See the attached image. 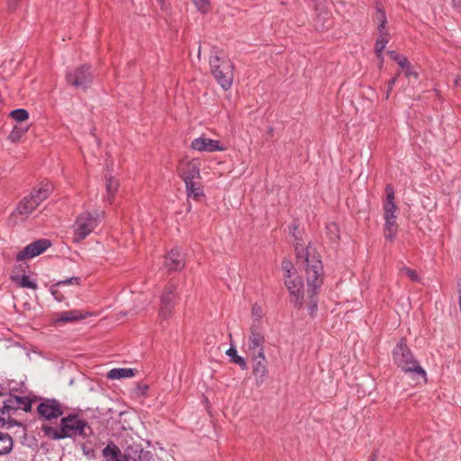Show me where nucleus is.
I'll use <instances>...</instances> for the list:
<instances>
[{
	"instance_id": "nucleus-1",
	"label": "nucleus",
	"mask_w": 461,
	"mask_h": 461,
	"mask_svg": "<svg viewBox=\"0 0 461 461\" xmlns=\"http://www.w3.org/2000/svg\"><path fill=\"white\" fill-rule=\"evenodd\" d=\"M295 251L297 264L305 267L307 290L304 291L303 279L297 275H284L285 285L294 306L301 308L304 303H308L310 314L313 315L318 305V290L322 285V264L319 255L309 247L304 249L300 242H296Z\"/></svg>"
},
{
	"instance_id": "nucleus-2",
	"label": "nucleus",
	"mask_w": 461,
	"mask_h": 461,
	"mask_svg": "<svg viewBox=\"0 0 461 461\" xmlns=\"http://www.w3.org/2000/svg\"><path fill=\"white\" fill-rule=\"evenodd\" d=\"M41 430L46 437L53 440L74 438L77 436L87 438L93 435V429L88 422L77 413H69L62 417L59 427L42 425Z\"/></svg>"
},
{
	"instance_id": "nucleus-3",
	"label": "nucleus",
	"mask_w": 461,
	"mask_h": 461,
	"mask_svg": "<svg viewBox=\"0 0 461 461\" xmlns=\"http://www.w3.org/2000/svg\"><path fill=\"white\" fill-rule=\"evenodd\" d=\"M394 364L405 374H410L413 379L427 381L426 371L420 366L418 360L407 346L405 338H402L393 350Z\"/></svg>"
},
{
	"instance_id": "nucleus-4",
	"label": "nucleus",
	"mask_w": 461,
	"mask_h": 461,
	"mask_svg": "<svg viewBox=\"0 0 461 461\" xmlns=\"http://www.w3.org/2000/svg\"><path fill=\"white\" fill-rule=\"evenodd\" d=\"M32 405V401L27 396L0 395V426L14 427L20 425L16 420L18 411L30 412Z\"/></svg>"
},
{
	"instance_id": "nucleus-5",
	"label": "nucleus",
	"mask_w": 461,
	"mask_h": 461,
	"mask_svg": "<svg viewBox=\"0 0 461 461\" xmlns=\"http://www.w3.org/2000/svg\"><path fill=\"white\" fill-rule=\"evenodd\" d=\"M53 190L50 183H41L35 186L30 194L24 196L12 212V217L25 221L35 209L45 201Z\"/></svg>"
},
{
	"instance_id": "nucleus-6",
	"label": "nucleus",
	"mask_w": 461,
	"mask_h": 461,
	"mask_svg": "<svg viewBox=\"0 0 461 461\" xmlns=\"http://www.w3.org/2000/svg\"><path fill=\"white\" fill-rule=\"evenodd\" d=\"M104 217V212L103 211L95 212V214L89 212L80 213L73 225L74 242H80L85 240L94 231Z\"/></svg>"
},
{
	"instance_id": "nucleus-7",
	"label": "nucleus",
	"mask_w": 461,
	"mask_h": 461,
	"mask_svg": "<svg viewBox=\"0 0 461 461\" xmlns=\"http://www.w3.org/2000/svg\"><path fill=\"white\" fill-rule=\"evenodd\" d=\"M209 62L215 80L224 90H228L233 80L231 61L226 57H221L218 53H215L211 56Z\"/></svg>"
},
{
	"instance_id": "nucleus-8",
	"label": "nucleus",
	"mask_w": 461,
	"mask_h": 461,
	"mask_svg": "<svg viewBox=\"0 0 461 461\" xmlns=\"http://www.w3.org/2000/svg\"><path fill=\"white\" fill-rule=\"evenodd\" d=\"M178 281L175 279L169 280L164 286L160 294V308L158 311V318L161 321H167L175 308V303L179 299L177 292Z\"/></svg>"
},
{
	"instance_id": "nucleus-9",
	"label": "nucleus",
	"mask_w": 461,
	"mask_h": 461,
	"mask_svg": "<svg viewBox=\"0 0 461 461\" xmlns=\"http://www.w3.org/2000/svg\"><path fill=\"white\" fill-rule=\"evenodd\" d=\"M94 80V74L91 67L88 65H81L77 68L67 71L66 81L67 84L86 91L90 87Z\"/></svg>"
},
{
	"instance_id": "nucleus-10",
	"label": "nucleus",
	"mask_w": 461,
	"mask_h": 461,
	"mask_svg": "<svg viewBox=\"0 0 461 461\" xmlns=\"http://www.w3.org/2000/svg\"><path fill=\"white\" fill-rule=\"evenodd\" d=\"M37 413L39 420L51 421L63 416L64 407L55 398H42L37 406Z\"/></svg>"
},
{
	"instance_id": "nucleus-11",
	"label": "nucleus",
	"mask_w": 461,
	"mask_h": 461,
	"mask_svg": "<svg viewBox=\"0 0 461 461\" xmlns=\"http://www.w3.org/2000/svg\"><path fill=\"white\" fill-rule=\"evenodd\" d=\"M266 339L262 327L258 322H254L249 329L248 339V350L250 356L265 354L264 344Z\"/></svg>"
},
{
	"instance_id": "nucleus-12",
	"label": "nucleus",
	"mask_w": 461,
	"mask_h": 461,
	"mask_svg": "<svg viewBox=\"0 0 461 461\" xmlns=\"http://www.w3.org/2000/svg\"><path fill=\"white\" fill-rule=\"evenodd\" d=\"M251 357L252 374L257 386H261L268 376V361L265 354Z\"/></svg>"
},
{
	"instance_id": "nucleus-13",
	"label": "nucleus",
	"mask_w": 461,
	"mask_h": 461,
	"mask_svg": "<svg viewBox=\"0 0 461 461\" xmlns=\"http://www.w3.org/2000/svg\"><path fill=\"white\" fill-rule=\"evenodd\" d=\"M50 245L51 242L47 239L37 240L23 248V249L16 255L15 259L17 261H23L37 257L43 253Z\"/></svg>"
},
{
	"instance_id": "nucleus-14",
	"label": "nucleus",
	"mask_w": 461,
	"mask_h": 461,
	"mask_svg": "<svg viewBox=\"0 0 461 461\" xmlns=\"http://www.w3.org/2000/svg\"><path fill=\"white\" fill-rule=\"evenodd\" d=\"M178 174L185 183L200 180V162L196 159L181 161L178 166Z\"/></svg>"
},
{
	"instance_id": "nucleus-15",
	"label": "nucleus",
	"mask_w": 461,
	"mask_h": 461,
	"mask_svg": "<svg viewBox=\"0 0 461 461\" xmlns=\"http://www.w3.org/2000/svg\"><path fill=\"white\" fill-rule=\"evenodd\" d=\"M191 149L200 152H214L225 149L219 140L205 138L203 136L194 139L191 142Z\"/></svg>"
},
{
	"instance_id": "nucleus-16",
	"label": "nucleus",
	"mask_w": 461,
	"mask_h": 461,
	"mask_svg": "<svg viewBox=\"0 0 461 461\" xmlns=\"http://www.w3.org/2000/svg\"><path fill=\"white\" fill-rule=\"evenodd\" d=\"M165 267L169 272L179 271L185 266V258L179 249H172L165 258Z\"/></svg>"
},
{
	"instance_id": "nucleus-17",
	"label": "nucleus",
	"mask_w": 461,
	"mask_h": 461,
	"mask_svg": "<svg viewBox=\"0 0 461 461\" xmlns=\"http://www.w3.org/2000/svg\"><path fill=\"white\" fill-rule=\"evenodd\" d=\"M386 198L384 203V220L396 221V212L398 210L394 202V190L391 185L385 186Z\"/></svg>"
},
{
	"instance_id": "nucleus-18",
	"label": "nucleus",
	"mask_w": 461,
	"mask_h": 461,
	"mask_svg": "<svg viewBox=\"0 0 461 461\" xmlns=\"http://www.w3.org/2000/svg\"><path fill=\"white\" fill-rule=\"evenodd\" d=\"M316 26L321 30L329 27L328 23L330 14L327 7L326 0H315Z\"/></svg>"
},
{
	"instance_id": "nucleus-19",
	"label": "nucleus",
	"mask_w": 461,
	"mask_h": 461,
	"mask_svg": "<svg viewBox=\"0 0 461 461\" xmlns=\"http://www.w3.org/2000/svg\"><path fill=\"white\" fill-rule=\"evenodd\" d=\"M90 315L88 312H84L79 310H71L67 312H62L57 314L56 321L60 322H73L77 321H80L85 319Z\"/></svg>"
},
{
	"instance_id": "nucleus-20",
	"label": "nucleus",
	"mask_w": 461,
	"mask_h": 461,
	"mask_svg": "<svg viewBox=\"0 0 461 461\" xmlns=\"http://www.w3.org/2000/svg\"><path fill=\"white\" fill-rule=\"evenodd\" d=\"M185 184L188 198L200 201L203 197H204L203 189L199 180L190 181Z\"/></svg>"
},
{
	"instance_id": "nucleus-21",
	"label": "nucleus",
	"mask_w": 461,
	"mask_h": 461,
	"mask_svg": "<svg viewBox=\"0 0 461 461\" xmlns=\"http://www.w3.org/2000/svg\"><path fill=\"white\" fill-rule=\"evenodd\" d=\"M125 461H146V453L138 446H129L124 451Z\"/></svg>"
},
{
	"instance_id": "nucleus-22",
	"label": "nucleus",
	"mask_w": 461,
	"mask_h": 461,
	"mask_svg": "<svg viewBox=\"0 0 461 461\" xmlns=\"http://www.w3.org/2000/svg\"><path fill=\"white\" fill-rule=\"evenodd\" d=\"M390 41V34L388 31L378 32V37L375 45V53L378 59L383 62L382 52L385 49L386 44Z\"/></svg>"
},
{
	"instance_id": "nucleus-23",
	"label": "nucleus",
	"mask_w": 461,
	"mask_h": 461,
	"mask_svg": "<svg viewBox=\"0 0 461 461\" xmlns=\"http://www.w3.org/2000/svg\"><path fill=\"white\" fill-rule=\"evenodd\" d=\"M104 180H105V189H106V201L109 203H112L113 202L114 195L118 190L119 183L111 175H105Z\"/></svg>"
},
{
	"instance_id": "nucleus-24",
	"label": "nucleus",
	"mask_w": 461,
	"mask_h": 461,
	"mask_svg": "<svg viewBox=\"0 0 461 461\" xmlns=\"http://www.w3.org/2000/svg\"><path fill=\"white\" fill-rule=\"evenodd\" d=\"M11 280L15 283L18 286L23 288H31L36 290L38 288V285L35 281H32L25 274H13L11 276Z\"/></svg>"
},
{
	"instance_id": "nucleus-25",
	"label": "nucleus",
	"mask_w": 461,
	"mask_h": 461,
	"mask_svg": "<svg viewBox=\"0 0 461 461\" xmlns=\"http://www.w3.org/2000/svg\"><path fill=\"white\" fill-rule=\"evenodd\" d=\"M122 454L121 449L113 441H110L107 446L102 450V456L105 461H113L115 457Z\"/></svg>"
},
{
	"instance_id": "nucleus-26",
	"label": "nucleus",
	"mask_w": 461,
	"mask_h": 461,
	"mask_svg": "<svg viewBox=\"0 0 461 461\" xmlns=\"http://www.w3.org/2000/svg\"><path fill=\"white\" fill-rule=\"evenodd\" d=\"M135 375L133 368H113L107 374L109 379H121L132 377Z\"/></svg>"
},
{
	"instance_id": "nucleus-27",
	"label": "nucleus",
	"mask_w": 461,
	"mask_h": 461,
	"mask_svg": "<svg viewBox=\"0 0 461 461\" xmlns=\"http://www.w3.org/2000/svg\"><path fill=\"white\" fill-rule=\"evenodd\" d=\"M14 446L13 438L7 433L0 432V456L11 452Z\"/></svg>"
},
{
	"instance_id": "nucleus-28",
	"label": "nucleus",
	"mask_w": 461,
	"mask_h": 461,
	"mask_svg": "<svg viewBox=\"0 0 461 461\" xmlns=\"http://www.w3.org/2000/svg\"><path fill=\"white\" fill-rule=\"evenodd\" d=\"M375 21L377 23V32L387 31V17L384 9L381 6H376V13L375 15Z\"/></svg>"
},
{
	"instance_id": "nucleus-29",
	"label": "nucleus",
	"mask_w": 461,
	"mask_h": 461,
	"mask_svg": "<svg viewBox=\"0 0 461 461\" xmlns=\"http://www.w3.org/2000/svg\"><path fill=\"white\" fill-rule=\"evenodd\" d=\"M226 354L230 357V361L234 364L239 365L242 370L248 369V364H247L246 360L242 357L238 355L235 348L230 347L226 351Z\"/></svg>"
},
{
	"instance_id": "nucleus-30",
	"label": "nucleus",
	"mask_w": 461,
	"mask_h": 461,
	"mask_svg": "<svg viewBox=\"0 0 461 461\" xmlns=\"http://www.w3.org/2000/svg\"><path fill=\"white\" fill-rule=\"evenodd\" d=\"M397 233L396 221H385L384 224V238L392 241Z\"/></svg>"
},
{
	"instance_id": "nucleus-31",
	"label": "nucleus",
	"mask_w": 461,
	"mask_h": 461,
	"mask_svg": "<svg viewBox=\"0 0 461 461\" xmlns=\"http://www.w3.org/2000/svg\"><path fill=\"white\" fill-rule=\"evenodd\" d=\"M27 131L28 127L14 126L8 135V140L13 143H16L21 140V138L25 134Z\"/></svg>"
},
{
	"instance_id": "nucleus-32",
	"label": "nucleus",
	"mask_w": 461,
	"mask_h": 461,
	"mask_svg": "<svg viewBox=\"0 0 461 461\" xmlns=\"http://www.w3.org/2000/svg\"><path fill=\"white\" fill-rule=\"evenodd\" d=\"M10 116L16 122H22L29 118V113L25 109H15L10 113Z\"/></svg>"
},
{
	"instance_id": "nucleus-33",
	"label": "nucleus",
	"mask_w": 461,
	"mask_h": 461,
	"mask_svg": "<svg viewBox=\"0 0 461 461\" xmlns=\"http://www.w3.org/2000/svg\"><path fill=\"white\" fill-rule=\"evenodd\" d=\"M327 234L329 235L330 239L333 241H336L339 239V227L334 222H330L326 226Z\"/></svg>"
},
{
	"instance_id": "nucleus-34",
	"label": "nucleus",
	"mask_w": 461,
	"mask_h": 461,
	"mask_svg": "<svg viewBox=\"0 0 461 461\" xmlns=\"http://www.w3.org/2000/svg\"><path fill=\"white\" fill-rule=\"evenodd\" d=\"M387 54L393 60L396 61L402 68L407 66L408 59L405 57L400 56L395 50H390Z\"/></svg>"
},
{
	"instance_id": "nucleus-35",
	"label": "nucleus",
	"mask_w": 461,
	"mask_h": 461,
	"mask_svg": "<svg viewBox=\"0 0 461 461\" xmlns=\"http://www.w3.org/2000/svg\"><path fill=\"white\" fill-rule=\"evenodd\" d=\"M401 274H405L411 281L413 282H420V276H418L417 272L413 269H411L405 266H402L400 268Z\"/></svg>"
},
{
	"instance_id": "nucleus-36",
	"label": "nucleus",
	"mask_w": 461,
	"mask_h": 461,
	"mask_svg": "<svg viewBox=\"0 0 461 461\" xmlns=\"http://www.w3.org/2000/svg\"><path fill=\"white\" fill-rule=\"evenodd\" d=\"M282 269L285 271V275H290V276L296 275L295 273L293 272V270H294L293 263L288 259H284L282 261Z\"/></svg>"
},
{
	"instance_id": "nucleus-37",
	"label": "nucleus",
	"mask_w": 461,
	"mask_h": 461,
	"mask_svg": "<svg viewBox=\"0 0 461 461\" xmlns=\"http://www.w3.org/2000/svg\"><path fill=\"white\" fill-rule=\"evenodd\" d=\"M80 282H81V278L80 277H77V276H73V277H70V278H67L65 280H62V281H59L55 286H60V285H80Z\"/></svg>"
},
{
	"instance_id": "nucleus-38",
	"label": "nucleus",
	"mask_w": 461,
	"mask_h": 461,
	"mask_svg": "<svg viewBox=\"0 0 461 461\" xmlns=\"http://www.w3.org/2000/svg\"><path fill=\"white\" fill-rule=\"evenodd\" d=\"M199 11L204 13L207 11L209 0H193Z\"/></svg>"
},
{
	"instance_id": "nucleus-39",
	"label": "nucleus",
	"mask_w": 461,
	"mask_h": 461,
	"mask_svg": "<svg viewBox=\"0 0 461 461\" xmlns=\"http://www.w3.org/2000/svg\"><path fill=\"white\" fill-rule=\"evenodd\" d=\"M400 73H397L392 79H390L387 83V91H386V94H385V99H388L389 96H390V93L391 91L393 90L396 81H397V78L399 77Z\"/></svg>"
},
{
	"instance_id": "nucleus-40",
	"label": "nucleus",
	"mask_w": 461,
	"mask_h": 461,
	"mask_svg": "<svg viewBox=\"0 0 461 461\" xmlns=\"http://www.w3.org/2000/svg\"><path fill=\"white\" fill-rule=\"evenodd\" d=\"M402 69H403V73L406 77H414L415 78L418 77V73H416L412 70V68L409 61L407 62V66H404V68H402Z\"/></svg>"
},
{
	"instance_id": "nucleus-41",
	"label": "nucleus",
	"mask_w": 461,
	"mask_h": 461,
	"mask_svg": "<svg viewBox=\"0 0 461 461\" xmlns=\"http://www.w3.org/2000/svg\"><path fill=\"white\" fill-rule=\"evenodd\" d=\"M81 448L87 458H93L95 456V450L91 447L86 444H82Z\"/></svg>"
},
{
	"instance_id": "nucleus-42",
	"label": "nucleus",
	"mask_w": 461,
	"mask_h": 461,
	"mask_svg": "<svg viewBox=\"0 0 461 461\" xmlns=\"http://www.w3.org/2000/svg\"><path fill=\"white\" fill-rule=\"evenodd\" d=\"M57 286H54L51 288V294L54 296V298L58 301V302H62L64 300V295L62 294V293L58 290L56 288Z\"/></svg>"
},
{
	"instance_id": "nucleus-43",
	"label": "nucleus",
	"mask_w": 461,
	"mask_h": 461,
	"mask_svg": "<svg viewBox=\"0 0 461 461\" xmlns=\"http://www.w3.org/2000/svg\"><path fill=\"white\" fill-rule=\"evenodd\" d=\"M252 315L258 319L261 318V316H262L261 307L258 306V305H253Z\"/></svg>"
},
{
	"instance_id": "nucleus-44",
	"label": "nucleus",
	"mask_w": 461,
	"mask_h": 461,
	"mask_svg": "<svg viewBox=\"0 0 461 461\" xmlns=\"http://www.w3.org/2000/svg\"><path fill=\"white\" fill-rule=\"evenodd\" d=\"M139 389L141 391L142 394H146L147 391L149 390V386L147 384L139 385Z\"/></svg>"
},
{
	"instance_id": "nucleus-45",
	"label": "nucleus",
	"mask_w": 461,
	"mask_h": 461,
	"mask_svg": "<svg viewBox=\"0 0 461 461\" xmlns=\"http://www.w3.org/2000/svg\"><path fill=\"white\" fill-rule=\"evenodd\" d=\"M452 2L456 8H458L461 10V0H452Z\"/></svg>"
},
{
	"instance_id": "nucleus-46",
	"label": "nucleus",
	"mask_w": 461,
	"mask_h": 461,
	"mask_svg": "<svg viewBox=\"0 0 461 461\" xmlns=\"http://www.w3.org/2000/svg\"><path fill=\"white\" fill-rule=\"evenodd\" d=\"M17 0H9V8H14Z\"/></svg>"
},
{
	"instance_id": "nucleus-47",
	"label": "nucleus",
	"mask_w": 461,
	"mask_h": 461,
	"mask_svg": "<svg viewBox=\"0 0 461 461\" xmlns=\"http://www.w3.org/2000/svg\"><path fill=\"white\" fill-rule=\"evenodd\" d=\"M113 461H125L124 455L121 454L119 456L115 457Z\"/></svg>"
},
{
	"instance_id": "nucleus-48",
	"label": "nucleus",
	"mask_w": 461,
	"mask_h": 461,
	"mask_svg": "<svg viewBox=\"0 0 461 461\" xmlns=\"http://www.w3.org/2000/svg\"><path fill=\"white\" fill-rule=\"evenodd\" d=\"M369 461H375V455H373V456H371V459H370Z\"/></svg>"
},
{
	"instance_id": "nucleus-49",
	"label": "nucleus",
	"mask_w": 461,
	"mask_h": 461,
	"mask_svg": "<svg viewBox=\"0 0 461 461\" xmlns=\"http://www.w3.org/2000/svg\"><path fill=\"white\" fill-rule=\"evenodd\" d=\"M273 131H274V130H273V128H269V129H268V133H269V134H272Z\"/></svg>"
},
{
	"instance_id": "nucleus-50",
	"label": "nucleus",
	"mask_w": 461,
	"mask_h": 461,
	"mask_svg": "<svg viewBox=\"0 0 461 461\" xmlns=\"http://www.w3.org/2000/svg\"><path fill=\"white\" fill-rule=\"evenodd\" d=\"M20 267H21V270H22L23 273H25V269H24L23 266H22V265H21V266H20Z\"/></svg>"
}]
</instances>
